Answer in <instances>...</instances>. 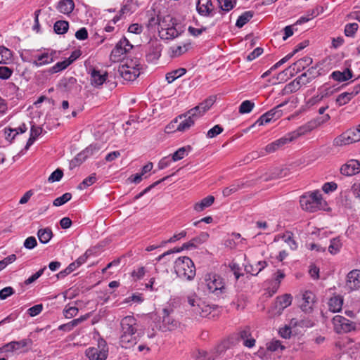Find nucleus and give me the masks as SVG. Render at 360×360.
<instances>
[{"mask_svg": "<svg viewBox=\"0 0 360 360\" xmlns=\"http://www.w3.org/2000/svg\"><path fill=\"white\" fill-rule=\"evenodd\" d=\"M316 127L315 122H310L304 125H302L297 128L296 130L288 133L283 137L276 140L275 141L268 144L264 149L263 151L266 153H272L276 151L278 148H281L284 145L294 141L302 135H304L308 132L312 131Z\"/></svg>", "mask_w": 360, "mask_h": 360, "instance_id": "nucleus-1", "label": "nucleus"}, {"mask_svg": "<svg viewBox=\"0 0 360 360\" xmlns=\"http://www.w3.org/2000/svg\"><path fill=\"white\" fill-rule=\"evenodd\" d=\"M300 204L302 209L309 212L324 209L326 202L323 199L322 195L319 191L304 194L300 197Z\"/></svg>", "mask_w": 360, "mask_h": 360, "instance_id": "nucleus-2", "label": "nucleus"}, {"mask_svg": "<svg viewBox=\"0 0 360 360\" xmlns=\"http://www.w3.org/2000/svg\"><path fill=\"white\" fill-rule=\"evenodd\" d=\"M159 36L163 39H173L177 37L180 33V27H177V24L174 18L169 15H165L159 20Z\"/></svg>", "mask_w": 360, "mask_h": 360, "instance_id": "nucleus-3", "label": "nucleus"}, {"mask_svg": "<svg viewBox=\"0 0 360 360\" xmlns=\"http://www.w3.org/2000/svg\"><path fill=\"white\" fill-rule=\"evenodd\" d=\"M174 271L180 278L191 281L195 276V267L188 257H179L174 263Z\"/></svg>", "mask_w": 360, "mask_h": 360, "instance_id": "nucleus-4", "label": "nucleus"}, {"mask_svg": "<svg viewBox=\"0 0 360 360\" xmlns=\"http://www.w3.org/2000/svg\"><path fill=\"white\" fill-rule=\"evenodd\" d=\"M205 282L208 290L217 296H220L226 292L224 279L217 274L208 275Z\"/></svg>", "mask_w": 360, "mask_h": 360, "instance_id": "nucleus-5", "label": "nucleus"}, {"mask_svg": "<svg viewBox=\"0 0 360 360\" xmlns=\"http://www.w3.org/2000/svg\"><path fill=\"white\" fill-rule=\"evenodd\" d=\"M187 302L195 316H206L210 313V307L195 294L187 296Z\"/></svg>", "mask_w": 360, "mask_h": 360, "instance_id": "nucleus-6", "label": "nucleus"}, {"mask_svg": "<svg viewBox=\"0 0 360 360\" xmlns=\"http://www.w3.org/2000/svg\"><path fill=\"white\" fill-rule=\"evenodd\" d=\"M132 47L133 46L129 41L125 37H123L112 50L110 55V60L113 63L120 61L122 57L129 52Z\"/></svg>", "mask_w": 360, "mask_h": 360, "instance_id": "nucleus-7", "label": "nucleus"}, {"mask_svg": "<svg viewBox=\"0 0 360 360\" xmlns=\"http://www.w3.org/2000/svg\"><path fill=\"white\" fill-rule=\"evenodd\" d=\"M108 354V349L105 342L103 344L99 343L98 347L88 348L85 352V354L89 360H105Z\"/></svg>", "mask_w": 360, "mask_h": 360, "instance_id": "nucleus-8", "label": "nucleus"}, {"mask_svg": "<svg viewBox=\"0 0 360 360\" xmlns=\"http://www.w3.org/2000/svg\"><path fill=\"white\" fill-rule=\"evenodd\" d=\"M333 323L337 333H347L354 328L352 321L340 315L333 317Z\"/></svg>", "mask_w": 360, "mask_h": 360, "instance_id": "nucleus-9", "label": "nucleus"}, {"mask_svg": "<svg viewBox=\"0 0 360 360\" xmlns=\"http://www.w3.org/2000/svg\"><path fill=\"white\" fill-rule=\"evenodd\" d=\"M292 297L290 294H285L283 296L278 297L272 308L274 315H280L284 309L290 306L292 303Z\"/></svg>", "mask_w": 360, "mask_h": 360, "instance_id": "nucleus-10", "label": "nucleus"}, {"mask_svg": "<svg viewBox=\"0 0 360 360\" xmlns=\"http://www.w3.org/2000/svg\"><path fill=\"white\" fill-rule=\"evenodd\" d=\"M162 46L160 41L158 39L150 40L148 43L147 58L150 61L158 60L160 56Z\"/></svg>", "mask_w": 360, "mask_h": 360, "instance_id": "nucleus-11", "label": "nucleus"}, {"mask_svg": "<svg viewBox=\"0 0 360 360\" xmlns=\"http://www.w3.org/2000/svg\"><path fill=\"white\" fill-rule=\"evenodd\" d=\"M196 10L200 15L205 17L212 16L214 13L212 0H198Z\"/></svg>", "mask_w": 360, "mask_h": 360, "instance_id": "nucleus-12", "label": "nucleus"}, {"mask_svg": "<svg viewBox=\"0 0 360 360\" xmlns=\"http://www.w3.org/2000/svg\"><path fill=\"white\" fill-rule=\"evenodd\" d=\"M100 150V146L97 144H91L87 148H86L83 151L79 153L75 158L72 160L71 164L75 166L77 162L82 163L88 157L94 155L96 153L98 152Z\"/></svg>", "mask_w": 360, "mask_h": 360, "instance_id": "nucleus-13", "label": "nucleus"}, {"mask_svg": "<svg viewBox=\"0 0 360 360\" xmlns=\"http://www.w3.org/2000/svg\"><path fill=\"white\" fill-rule=\"evenodd\" d=\"M179 326V323L169 316V311L167 309L162 310V328L164 331H172L175 330Z\"/></svg>", "mask_w": 360, "mask_h": 360, "instance_id": "nucleus-14", "label": "nucleus"}, {"mask_svg": "<svg viewBox=\"0 0 360 360\" xmlns=\"http://www.w3.org/2000/svg\"><path fill=\"white\" fill-rule=\"evenodd\" d=\"M340 172L345 176H352L360 172V162L350 160L340 168Z\"/></svg>", "mask_w": 360, "mask_h": 360, "instance_id": "nucleus-15", "label": "nucleus"}, {"mask_svg": "<svg viewBox=\"0 0 360 360\" xmlns=\"http://www.w3.org/2000/svg\"><path fill=\"white\" fill-rule=\"evenodd\" d=\"M315 295L312 292L305 291L302 294L301 309L306 313L311 312L315 303Z\"/></svg>", "mask_w": 360, "mask_h": 360, "instance_id": "nucleus-16", "label": "nucleus"}, {"mask_svg": "<svg viewBox=\"0 0 360 360\" xmlns=\"http://www.w3.org/2000/svg\"><path fill=\"white\" fill-rule=\"evenodd\" d=\"M238 335V340L241 341L244 346L248 348H252L255 346V339L252 337L249 328L240 330Z\"/></svg>", "mask_w": 360, "mask_h": 360, "instance_id": "nucleus-17", "label": "nucleus"}, {"mask_svg": "<svg viewBox=\"0 0 360 360\" xmlns=\"http://www.w3.org/2000/svg\"><path fill=\"white\" fill-rule=\"evenodd\" d=\"M122 333L137 332L136 319L133 316L124 317L120 322Z\"/></svg>", "mask_w": 360, "mask_h": 360, "instance_id": "nucleus-18", "label": "nucleus"}, {"mask_svg": "<svg viewBox=\"0 0 360 360\" xmlns=\"http://www.w3.org/2000/svg\"><path fill=\"white\" fill-rule=\"evenodd\" d=\"M136 334V332L122 333L120 340L122 347L129 349L135 345L138 341V337Z\"/></svg>", "mask_w": 360, "mask_h": 360, "instance_id": "nucleus-19", "label": "nucleus"}, {"mask_svg": "<svg viewBox=\"0 0 360 360\" xmlns=\"http://www.w3.org/2000/svg\"><path fill=\"white\" fill-rule=\"evenodd\" d=\"M347 286L351 290L360 288V270L354 269L347 274Z\"/></svg>", "mask_w": 360, "mask_h": 360, "instance_id": "nucleus-20", "label": "nucleus"}, {"mask_svg": "<svg viewBox=\"0 0 360 360\" xmlns=\"http://www.w3.org/2000/svg\"><path fill=\"white\" fill-rule=\"evenodd\" d=\"M32 345V340L30 338L23 339L20 341H12L9 343L6 344L1 349L5 352H14L20 348L31 346Z\"/></svg>", "mask_w": 360, "mask_h": 360, "instance_id": "nucleus-21", "label": "nucleus"}, {"mask_svg": "<svg viewBox=\"0 0 360 360\" xmlns=\"http://www.w3.org/2000/svg\"><path fill=\"white\" fill-rule=\"evenodd\" d=\"M58 86L61 89L67 92H76L78 91L79 87L77 79L73 77L63 78L60 80Z\"/></svg>", "mask_w": 360, "mask_h": 360, "instance_id": "nucleus-22", "label": "nucleus"}, {"mask_svg": "<svg viewBox=\"0 0 360 360\" xmlns=\"http://www.w3.org/2000/svg\"><path fill=\"white\" fill-rule=\"evenodd\" d=\"M55 51L44 52L41 54L35 56V60L32 64L37 67H40L51 63L53 61Z\"/></svg>", "mask_w": 360, "mask_h": 360, "instance_id": "nucleus-23", "label": "nucleus"}, {"mask_svg": "<svg viewBox=\"0 0 360 360\" xmlns=\"http://www.w3.org/2000/svg\"><path fill=\"white\" fill-rule=\"evenodd\" d=\"M120 75L126 81H134L140 75L139 70H131L125 65H120L118 68Z\"/></svg>", "mask_w": 360, "mask_h": 360, "instance_id": "nucleus-24", "label": "nucleus"}, {"mask_svg": "<svg viewBox=\"0 0 360 360\" xmlns=\"http://www.w3.org/2000/svg\"><path fill=\"white\" fill-rule=\"evenodd\" d=\"M190 46L189 43H181V44H174L169 47V55L172 58H176L185 53Z\"/></svg>", "mask_w": 360, "mask_h": 360, "instance_id": "nucleus-25", "label": "nucleus"}, {"mask_svg": "<svg viewBox=\"0 0 360 360\" xmlns=\"http://www.w3.org/2000/svg\"><path fill=\"white\" fill-rule=\"evenodd\" d=\"M267 266L266 261H259L255 266L247 264L244 265V269L246 273L250 274L252 276H257Z\"/></svg>", "mask_w": 360, "mask_h": 360, "instance_id": "nucleus-26", "label": "nucleus"}, {"mask_svg": "<svg viewBox=\"0 0 360 360\" xmlns=\"http://www.w3.org/2000/svg\"><path fill=\"white\" fill-rule=\"evenodd\" d=\"M91 84L95 86L102 85L106 80L108 74L106 72H101L94 69L91 72Z\"/></svg>", "mask_w": 360, "mask_h": 360, "instance_id": "nucleus-27", "label": "nucleus"}, {"mask_svg": "<svg viewBox=\"0 0 360 360\" xmlns=\"http://www.w3.org/2000/svg\"><path fill=\"white\" fill-rule=\"evenodd\" d=\"M186 116H188L190 118H191L195 122L197 119H198L199 117L202 116V115L201 111L199 110V109L198 108L197 106H195V107L190 109L186 113L181 114L180 115H179L176 118H175V120L171 123L172 127L173 128L174 127V124L178 122V120H181V119H183V117H186Z\"/></svg>", "mask_w": 360, "mask_h": 360, "instance_id": "nucleus-28", "label": "nucleus"}, {"mask_svg": "<svg viewBox=\"0 0 360 360\" xmlns=\"http://www.w3.org/2000/svg\"><path fill=\"white\" fill-rule=\"evenodd\" d=\"M74 8L75 4L72 0H61L57 6L58 11L66 15L71 13Z\"/></svg>", "mask_w": 360, "mask_h": 360, "instance_id": "nucleus-29", "label": "nucleus"}, {"mask_svg": "<svg viewBox=\"0 0 360 360\" xmlns=\"http://www.w3.org/2000/svg\"><path fill=\"white\" fill-rule=\"evenodd\" d=\"M353 76L352 72L348 69L346 68L343 72L340 71H334L331 74V77L338 82H345L349 79H351Z\"/></svg>", "mask_w": 360, "mask_h": 360, "instance_id": "nucleus-30", "label": "nucleus"}, {"mask_svg": "<svg viewBox=\"0 0 360 360\" xmlns=\"http://www.w3.org/2000/svg\"><path fill=\"white\" fill-rule=\"evenodd\" d=\"M214 201V198L212 195H209L205 198H203L201 201L196 202L194 205V210L198 212H200L202 210H204L206 207H210L212 205V203Z\"/></svg>", "mask_w": 360, "mask_h": 360, "instance_id": "nucleus-31", "label": "nucleus"}, {"mask_svg": "<svg viewBox=\"0 0 360 360\" xmlns=\"http://www.w3.org/2000/svg\"><path fill=\"white\" fill-rule=\"evenodd\" d=\"M342 247V240L340 237L333 238L330 240V245L328 246V252L331 255H336L340 252Z\"/></svg>", "mask_w": 360, "mask_h": 360, "instance_id": "nucleus-32", "label": "nucleus"}, {"mask_svg": "<svg viewBox=\"0 0 360 360\" xmlns=\"http://www.w3.org/2000/svg\"><path fill=\"white\" fill-rule=\"evenodd\" d=\"M37 236L41 243L46 244L49 242L53 236V232L50 228L39 229Z\"/></svg>", "mask_w": 360, "mask_h": 360, "instance_id": "nucleus-33", "label": "nucleus"}, {"mask_svg": "<svg viewBox=\"0 0 360 360\" xmlns=\"http://www.w3.org/2000/svg\"><path fill=\"white\" fill-rule=\"evenodd\" d=\"M350 136L347 134V131L337 136L333 140V145L335 146H342L352 143Z\"/></svg>", "mask_w": 360, "mask_h": 360, "instance_id": "nucleus-34", "label": "nucleus"}, {"mask_svg": "<svg viewBox=\"0 0 360 360\" xmlns=\"http://www.w3.org/2000/svg\"><path fill=\"white\" fill-rule=\"evenodd\" d=\"M195 245L194 242L193 241V240H191L189 242L184 243L181 248H174V250H168V251L164 252L163 254L160 255L158 257H157L156 260L160 261L166 255H170L171 253L179 252L181 250H188L189 248H195Z\"/></svg>", "mask_w": 360, "mask_h": 360, "instance_id": "nucleus-35", "label": "nucleus"}, {"mask_svg": "<svg viewBox=\"0 0 360 360\" xmlns=\"http://www.w3.org/2000/svg\"><path fill=\"white\" fill-rule=\"evenodd\" d=\"M312 63L310 57H304L292 64L290 68H292L293 70L297 72L301 71Z\"/></svg>", "mask_w": 360, "mask_h": 360, "instance_id": "nucleus-36", "label": "nucleus"}, {"mask_svg": "<svg viewBox=\"0 0 360 360\" xmlns=\"http://www.w3.org/2000/svg\"><path fill=\"white\" fill-rule=\"evenodd\" d=\"M254 16V12L248 11L244 12L240 15L236 22V26L238 28L243 27L248 22H249Z\"/></svg>", "mask_w": 360, "mask_h": 360, "instance_id": "nucleus-37", "label": "nucleus"}, {"mask_svg": "<svg viewBox=\"0 0 360 360\" xmlns=\"http://www.w3.org/2000/svg\"><path fill=\"white\" fill-rule=\"evenodd\" d=\"M343 300L340 297H334L328 302L329 309L333 312H338L341 310Z\"/></svg>", "mask_w": 360, "mask_h": 360, "instance_id": "nucleus-38", "label": "nucleus"}, {"mask_svg": "<svg viewBox=\"0 0 360 360\" xmlns=\"http://www.w3.org/2000/svg\"><path fill=\"white\" fill-rule=\"evenodd\" d=\"M179 123L176 128V131H185L189 129L195 123V122L190 118L188 116L183 117V119Z\"/></svg>", "mask_w": 360, "mask_h": 360, "instance_id": "nucleus-39", "label": "nucleus"}, {"mask_svg": "<svg viewBox=\"0 0 360 360\" xmlns=\"http://www.w3.org/2000/svg\"><path fill=\"white\" fill-rule=\"evenodd\" d=\"M287 103H288V101H285V102L278 105L273 109L266 112V113L267 116L269 117V118L271 120H277L279 117H281L283 114L282 110H281V108L285 105Z\"/></svg>", "mask_w": 360, "mask_h": 360, "instance_id": "nucleus-40", "label": "nucleus"}, {"mask_svg": "<svg viewBox=\"0 0 360 360\" xmlns=\"http://www.w3.org/2000/svg\"><path fill=\"white\" fill-rule=\"evenodd\" d=\"M331 92H330L328 89H324L323 91H321L319 94H317L316 96L311 98L308 101L307 104L310 106L314 105L319 103L321 101H322L324 98L329 96Z\"/></svg>", "mask_w": 360, "mask_h": 360, "instance_id": "nucleus-41", "label": "nucleus"}, {"mask_svg": "<svg viewBox=\"0 0 360 360\" xmlns=\"http://www.w3.org/2000/svg\"><path fill=\"white\" fill-rule=\"evenodd\" d=\"M186 70L185 68H179L173 70L166 75V79L169 84L173 82L177 78L186 74Z\"/></svg>", "mask_w": 360, "mask_h": 360, "instance_id": "nucleus-42", "label": "nucleus"}, {"mask_svg": "<svg viewBox=\"0 0 360 360\" xmlns=\"http://www.w3.org/2000/svg\"><path fill=\"white\" fill-rule=\"evenodd\" d=\"M11 58V51L4 46H0V64H7Z\"/></svg>", "mask_w": 360, "mask_h": 360, "instance_id": "nucleus-43", "label": "nucleus"}, {"mask_svg": "<svg viewBox=\"0 0 360 360\" xmlns=\"http://www.w3.org/2000/svg\"><path fill=\"white\" fill-rule=\"evenodd\" d=\"M219 5V12H229L232 10L236 5L237 0H217Z\"/></svg>", "mask_w": 360, "mask_h": 360, "instance_id": "nucleus-44", "label": "nucleus"}, {"mask_svg": "<svg viewBox=\"0 0 360 360\" xmlns=\"http://www.w3.org/2000/svg\"><path fill=\"white\" fill-rule=\"evenodd\" d=\"M69 28V23L65 20L56 21L53 25V29L58 34H63L67 32Z\"/></svg>", "mask_w": 360, "mask_h": 360, "instance_id": "nucleus-45", "label": "nucleus"}, {"mask_svg": "<svg viewBox=\"0 0 360 360\" xmlns=\"http://www.w3.org/2000/svg\"><path fill=\"white\" fill-rule=\"evenodd\" d=\"M191 150V147L190 146L181 147L179 148L175 153L172 155V160L176 162L183 159L186 155H188V152Z\"/></svg>", "mask_w": 360, "mask_h": 360, "instance_id": "nucleus-46", "label": "nucleus"}, {"mask_svg": "<svg viewBox=\"0 0 360 360\" xmlns=\"http://www.w3.org/2000/svg\"><path fill=\"white\" fill-rule=\"evenodd\" d=\"M70 65V63L67 62L65 60L63 61L58 62L53 67L50 68L47 72L49 74H55L59 72L65 68H67Z\"/></svg>", "mask_w": 360, "mask_h": 360, "instance_id": "nucleus-47", "label": "nucleus"}, {"mask_svg": "<svg viewBox=\"0 0 360 360\" xmlns=\"http://www.w3.org/2000/svg\"><path fill=\"white\" fill-rule=\"evenodd\" d=\"M243 185L244 184L243 183L240 184L238 182L236 183V184H233L230 186L226 187L223 190V191H222L223 195L224 197L231 195V194H233V193L237 192L238 191H239L240 189H241L243 188Z\"/></svg>", "mask_w": 360, "mask_h": 360, "instance_id": "nucleus-48", "label": "nucleus"}, {"mask_svg": "<svg viewBox=\"0 0 360 360\" xmlns=\"http://www.w3.org/2000/svg\"><path fill=\"white\" fill-rule=\"evenodd\" d=\"M96 181V176L95 173L91 174L89 176L84 179L82 182L77 186L79 190L86 189L89 186L94 184Z\"/></svg>", "mask_w": 360, "mask_h": 360, "instance_id": "nucleus-49", "label": "nucleus"}, {"mask_svg": "<svg viewBox=\"0 0 360 360\" xmlns=\"http://www.w3.org/2000/svg\"><path fill=\"white\" fill-rule=\"evenodd\" d=\"M255 107V103L251 101L246 100L242 102L239 107V112L240 114L249 113Z\"/></svg>", "mask_w": 360, "mask_h": 360, "instance_id": "nucleus-50", "label": "nucleus"}, {"mask_svg": "<svg viewBox=\"0 0 360 360\" xmlns=\"http://www.w3.org/2000/svg\"><path fill=\"white\" fill-rule=\"evenodd\" d=\"M266 347L267 349L271 352H276L278 349L283 351L285 348V347L283 345L279 340H273L266 345Z\"/></svg>", "mask_w": 360, "mask_h": 360, "instance_id": "nucleus-51", "label": "nucleus"}, {"mask_svg": "<svg viewBox=\"0 0 360 360\" xmlns=\"http://www.w3.org/2000/svg\"><path fill=\"white\" fill-rule=\"evenodd\" d=\"M72 198V194L70 193H65L63 195L56 198L53 202L54 206H61L65 202L70 200Z\"/></svg>", "mask_w": 360, "mask_h": 360, "instance_id": "nucleus-52", "label": "nucleus"}, {"mask_svg": "<svg viewBox=\"0 0 360 360\" xmlns=\"http://www.w3.org/2000/svg\"><path fill=\"white\" fill-rule=\"evenodd\" d=\"M122 65H125L131 70H139L140 71L141 69L140 60L138 58L127 59Z\"/></svg>", "mask_w": 360, "mask_h": 360, "instance_id": "nucleus-53", "label": "nucleus"}, {"mask_svg": "<svg viewBox=\"0 0 360 360\" xmlns=\"http://www.w3.org/2000/svg\"><path fill=\"white\" fill-rule=\"evenodd\" d=\"M79 311V309L76 307H71L67 305L63 310V314L66 319H71L75 316Z\"/></svg>", "mask_w": 360, "mask_h": 360, "instance_id": "nucleus-54", "label": "nucleus"}, {"mask_svg": "<svg viewBox=\"0 0 360 360\" xmlns=\"http://www.w3.org/2000/svg\"><path fill=\"white\" fill-rule=\"evenodd\" d=\"M214 100L211 98L206 99L203 102L200 103L198 105H197L199 110L201 111L202 115H203L207 110H208L210 107L213 105Z\"/></svg>", "mask_w": 360, "mask_h": 360, "instance_id": "nucleus-55", "label": "nucleus"}, {"mask_svg": "<svg viewBox=\"0 0 360 360\" xmlns=\"http://www.w3.org/2000/svg\"><path fill=\"white\" fill-rule=\"evenodd\" d=\"M285 243H286L292 250H296L297 245L292 238L291 233H286L282 236Z\"/></svg>", "mask_w": 360, "mask_h": 360, "instance_id": "nucleus-56", "label": "nucleus"}, {"mask_svg": "<svg viewBox=\"0 0 360 360\" xmlns=\"http://www.w3.org/2000/svg\"><path fill=\"white\" fill-rule=\"evenodd\" d=\"M352 100L349 93L344 92L340 94L336 98V102L339 105H343L349 103Z\"/></svg>", "mask_w": 360, "mask_h": 360, "instance_id": "nucleus-57", "label": "nucleus"}, {"mask_svg": "<svg viewBox=\"0 0 360 360\" xmlns=\"http://www.w3.org/2000/svg\"><path fill=\"white\" fill-rule=\"evenodd\" d=\"M359 25L357 23H349L345 26V34L347 37H352L357 31Z\"/></svg>", "mask_w": 360, "mask_h": 360, "instance_id": "nucleus-58", "label": "nucleus"}, {"mask_svg": "<svg viewBox=\"0 0 360 360\" xmlns=\"http://www.w3.org/2000/svg\"><path fill=\"white\" fill-rule=\"evenodd\" d=\"M347 134L350 136V139L353 143L357 142L360 141V127H358L356 129H350L347 130Z\"/></svg>", "mask_w": 360, "mask_h": 360, "instance_id": "nucleus-59", "label": "nucleus"}, {"mask_svg": "<svg viewBox=\"0 0 360 360\" xmlns=\"http://www.w3.org/2000/svg\"><path fill=\"white\" fill-rule=\"evenodd\" d=\"M229 267L231 271L233 273L236 280H238L240 276H243V274L240 272L241 267L238 264L233 262L229 264Z\"/></svg>", "mask_w": 360, "mask_h": 360, "instance_id": "nucleus-60", "label": "nucleus"}, {"mask_svg": "<svg viewBox=\"0 0 360 360\" xmlns=\"http://www.w3.org/2000/svg\"><path fill=\"white\" fill-rule=\"evenodd\" d=\"M223 130V128L220 125L217 124L207 131V137L209 139H212L221 134Z\"/></svg>", "mask_w": 360, "mask_h": 360, "instance_id": "nucleus-61", "label": "nucleus"}, {"mask_svg": "<svg viewBox=\"0 0 360 360\" xmlns=\"http://www.w3.org/2000/svg\"><path fill=\"white\" fill-rule=\"evenodd\" d=\"M16 259V256L15 254L10 255L7 257L4 258L2 260H0V271L3 270L9 264L13 263Z\"/></svg>", "mask_w": 360, "mask_h": 360, "instance_id": "nucleus-62", "label": "nucleus"}, {"mask_svg": "<svg viewBox=\"0 0 360 360\" xmlns=\"http://www.w3.org/2000/svg\"><path fill=\"white\" fill-rule=\"evenodd\" d=\"M63 172L61 169H57L49 176L48 181L49 182L59 181L63 177Z\"/></svg>", "mask_w": 360, "mask_h": 360, "instance_id": "nucleus-63", "label": "nucleus"}, {"mask_svg": "<svg viewBox=\"0 0 360 360\" xmlns=\"http://www.w3.org/2000/svg\"><path fill=\"white\" fill-rule=\"evenodd\" d=\"M214 359V355L207 353L205 351H198V354L195 356V360H213Z\"/></svg>", "mask_w": 360, "mask_h": 360, "instance_id": "nucleus-64", "label": "nucleus"}]
</instances>
